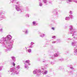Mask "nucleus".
Returning <instances> with one entry per match:
<instances>
[{
  "label": "nucleus",
  "mask_w": 77,
  "mask_h": 77,
  "mask_svg": "<svg viewBox=\"0 0 77 77\" xmlns=\"http://www.w3.org/2000/svg\"><path fill=\"white\" fill-rule=\"evenodd\" d=\"M26 62V63H28V61H26V62Z\"/></svg>",
  "instance_id": "nucleus-6"
},
{
  "label": "nucleus",
  "mask_w": 77,
  "mask_h": 77,
  "mask_svg": "<svg viewBox=\"0 0 77 77\" xmlns=\"http://www.w3.org/2000/svg\"><path fill=\"white\" fill-rule=\"evenodd\" d=\"M26 33H27V31H26Z\"/></svg>",
  "instance_id": "nucleus-7"
},
{
  "label": "nucleus",
  "mask_w": 77,
  "mask_h": 77,
  "mask_svg": "<svg viewBox=\"0 0 77 77\" xmlns=\"http://www.w3.org/2000/svg\"><path fill=\"white\" fill-rule=\"evenodd\" d=\"M33 24L35 25V23H36V22H33Z\"/></svg>",
  "instance_id": "nucleus-4"
},
{
  "label": "nucleus",
  "mask_w": 77,
  "mask_h": 77,
  "mask_svg": "<svg viewBox=\"0 0 77 77\" xmlns=\"http://www.w3.org/2000/svg\"><path fill=\"white\" fill-rule=\"evenodd\" d=\"M47 72L46 71H45V72H44V73H45V74H47Z\"/></svg>",
  "instance_id": "nucleus-5"
},
{
  "label": "nucleus",
  "mask_w": 77,
  "mask_h": 77,
  "mask_svg": "<svg viewBox=\"0 0 77 77\" xmlns=\"http://www.w3.org/2000/svg\"><path fill=\"white\" fill-rule=\"evenodd\" d=\"M13 66H15V63H14V62L13 63Z\"/></svg>",
  "instance_id": "nucleus-2"
},
{
  "label": "nucleus",
  "mask_w": 77,
  "mask_h": 77,
  "mask_svg": "<svg viewBox=\"0 0 77 77\" xmlns=\"http://www.w3.org/2000/svg\"><path fill=\"white\" fill-rule=\"evenodd\" d=\"M52 29H53V30H54L55 29V28H53V27H52Z\"/></svg>",
  "instance_id": "nucleus-3"
},
{
  "label": "nucleus",
  "mask_w": 77,
  "mask_h": 77,
  "mask_svg": "<svg viewBox=\"0 0 77 77\" xmlns=\"http://www.w3.org/2000/svg\"><path fill=\"white\" fill-rule=\"evenodd\" d=\"M28 52H31V49H29L28 50Z\"/></svg>",
  "instance_id": "nucleus-1"
}]
</instances>
